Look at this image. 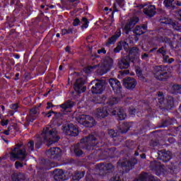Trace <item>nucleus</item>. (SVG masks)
Masks as SVG:
<instances>
[{"label": "nucleus", "mask_w": 181, "mask_h": 181, "mask_svg": "<svg viewBox=\"0 0 181 181\" xmlns=\"http://www.w3.org/2000/svg\"><path fill=\"white\" fill-rule=\"evenodd\" d=\"M60 139L59 132L54 128L48 126L43 129L42 132L37 137L35 143V148H40L43 142H46L47 145H53L55 142H58Z\"/></svg>", "instance_id": "f257e3e1"}, {"label": "nucleus", "mask_w": 181, "mask_h": 181, "mask_svg": "<svg viewBox=\"0 0 181 181\" xmlns=\"http://www.w3.org/2000/svg\"><path fill=\"white\" fill-rule=\"evenodd\" d=\"M98 144L97 138L93 135H89L81 140V142L75 146H71V151L76 156H82L86 151H91L93 146H95Z\"/></svg>", "instance_id": "f03ea898"}, {"label": "nucleus", "mask_w": 181, "mask_h": 181, "mask_svg": "<svg viewBox=\"0 0 181 181\" xmlns=\"http://www.w3.org/2000/svg\"><path fill=\"white\" fill-rule=\"evenodd\" d=\"M33 151H35V143L32 140L24 147L22 144H17L10 153V159L11 160H13V159L24 160L26 159L28 153H30Z\"/></svg>", "instance_id": "7ed1b4c3"}, {"label": "nucleus", "mask_w": 181, "mask_h": 181, "mask_svg": "<svg viewBox=\"0 0 181 181\" xmlns=\"http://www.w3.org/2000/svg\"><path fill=\"white\" fill-rule=\"evenodd\" d=\"M76 121L81 125H83L84 127H87L88 128H92L94 127L95 124V120L89 115H80L76 117Z\"/></svg>", "instance_id": "20e7f679"}, {"label": "nucleus", "mask_w": 181, "mask_h": 181, "mask_svg": "<svg viewBox=\"0 0 181 181\" xmlns=\"http://www.w3.org/2000/svg\"><path fill=\"white\" fill-rule=\"evenodd\" d=\"M153 73L156 78L160 81H165V80H167L168 77H169L165 66L161 65L156 66L153 69Z\"/></svg>", "instance_id": "39448f33"}, {"label": "nucleus", "mask_w": 181, "mask_h": 181, "mask_svg": "<svg viewBox=\"0 0 181 181\" xmlns=\"http://www.w3.org/2000/svg\"><path fill=\"white\" fill-rule=\"evenodd\" d=\"M112 64H114V61L110 57H105L103 61H102L100 66L101 71H98V73H99L100 75L105 74V73L111 70Z\"/></svg>", "instance_id": "423d86ee"}, {"label": "nucleus", "mask_w": 181, "mask_h": 181, "mask_svg": "<svg viewBox=\"0 0 181 181\" xmlns=\"http://www.w3.org/2000/svg\"><path fill=\"white\" fill-rule=\"evenodd\" d=\"M62 130L66 135L69 136H77L78 135V129L73 124H67L62 127Z\"/></svg>", "instance_id": "0eeeda50"}, {"label": "nucleus", "mask_w": 181, "mask_h": 181, "mask_svg": "<svg viewBox=\"0 0 181 181\" xmlns=\"http://www.w3.org/2000/svg\"><path fill=\"white\" fill-rule=\"evenodd\" d=\"M97 170H99L100 175H105V173H110L114 170V166L112 164L107 163H100L96 165Z\"/></svg>", "instance_id": "6e6552de"}, {"label": "nucleus", "mask_w": 181, "mask_h": 181, "mask_svg": "<svg viewBox=\"0 0 181 181\" xmlns=\"http://www.w3.org/2000/svg\"><path fill=\"white\" fill-rule=\"evenodd\" d=\"M84 83L85 81L83 78H79L76 81L74 88L75 91H76V93H78V94H81V93H84V91H86V86H84Z\"/></svg>", "instance_id": "1a4fd4ad"}, {"label": "nucleus", "mask_w": 181, "mask_h": 181, "mask_svg": "<svg viewBox=\"0 0 181 181\" xmlns=\"http://www.w3.org/2000/svg\"><path fill=\"white\" fill-rule=\"evenodd\" d=\"M136 162V160H133L132 161L128 160L127 158H123L119 160L117 162L118 166H120L121 168H127L128 170H131L132 169V167L135 165V163Z\"/></svg>", "instance_id": "9d476101"}, {"label": "nucleus", "mask_w": 181, "mask_h": 181, "mask_svg": "<svg viewBox=\"0 0 181 181\" xmlns=\"http://www.w3.org/2000/svg\"><path fill=\"white\" fill-rule=\"evenodd\" d=\"M136 80L134 78H127L123 80V86L127 88V90H134L136 87Z\"/></svg>", "instance_id": "9b49d317"}, {"label": "nucleus", "mask_w": 181, "mask_h": 181, "mask_svg": "<svg viewBox=\"0 0 181 181\" xmlns=\"http://www.w3.org/2000/svg\"><path fill=\"white\" fill-rule=\"evenodd\" d=\"M96 118L103 119L108 117V108L107 107H98L95 113Z\"/></svg>", "instance_id": "f8f14e48"}, {"label": "nucleus", "mask_w": 181, "mask_h": 181, "mask_svg": "<svg viewBox=\"0 0 181 181\" xmlns=\"http://www.w3.org/2000/svg\"><path fill=\"white\" fill-rule=\"evenodd\" d=\"M139 21V19L138 18V17H133L130 18V20L124 26V30L126 31V33L128 34L129 30H131L132 28H134V26H135V25L138 23Z\"/></svg>", "instance_id": "ddd939ff"}, {"label": "nucleus", "mask_w": 181, "mask_h": 181, "mask_svg": "<svg viewBox=\"0 0 181 181\" xmlns=\"http://www.w3.org/2000/svg\"><path fill=\"white\" fill-rule=\"evenodd\" d=\"M91 91L93 94H101V93L104 91V82L101 81L97 82L95 86L92 87Z\"/></svg>", "instance_id": "4468645a"}, {"label": "nucleus", "mask_w": 181, "mask_h": 181, "mask_svg": "<svg viewBox=\"0 0 181 181\" xmlns=\"http://www.w3.org/2000/svg\"><path fill=\"white\" fill-rule=\"evenodd\" d=\"M110 86L112 87V90L115 91L116 93H118L121 91V88L122 87L121 86V82L115 78H110L109 80Z\"/></svg>", "instance_id": "2eb2a0df"}, {"label": "nucleus", "mask_w": 181, "mask_h": 181, "mask_svg": "<svg viewBox=\"0 0 181 181\" xmlns=\"http://www.w3.org/2000/svg\"><path fill=\"white\" fill-rule=\"evenodd\" d=\"M159 158L163 162H169L172 159V153L165 150L158 152Z\"/></svg>", "instance_id": "dca6fc26"}, {"label": "nucleus", "mask_w": 181, "mask_h": 181, "mask_svg": "<svg viewBox=\"0 0 181 181\" xmlns=\"http://www.w3.org/2000/svg\"><path fill=\"white\" fill-rule=\"evenodd\" d=\"M54 179L56 181H63L65 180L64 171L60 169H56L53 171Z\"/></svg>", "instance_id": "f3484780"}, {"label": "nucleus", "mask_w": 181, "mask_h": 181, "mask_svg": "<svg viewBox=\"0 0 181 181\" xmlns=\"http://www.w3.org/2000/svg\"><path fill=\"white\" fill-rule=\"evenodd\" d=\"M155 6H147L144 8L143 12L146 15V16H149V18H152V16H155V13H156Z\"/></svg>", "instance_id": "a211bd4d"}, {"label": "nucleus", "mask_w": 181, "mask_h": 181, "mask_svg": "<svg viewBox=\"0 0 181 181\" xmlns=\"http://www.w3.org/2000/svg\"><path fill=\"white\" fill-rule=\"evenodd\" d=\"M47 155L53 156V158L60 156L62 155V149L59 147L51 148L47 151Z\"/></svg>", "instance_id": "6ab92c4d"}, {"label": "nucleus", "mask_w": 181, "mask_h": 181, "mask_svg": "<svg viewBox=\"0 0 181 181\" xmlns=\"http://www.w3.org/2000/svg\"><path fill=\"white\" fill-rule=\"evenodd\" d=\"M148 27L146 25H136L135 29L134 30V33L137 36H141V35H144L146 33Z\"/></svg>", "instance_id": "aec40b11"}, {"label": "nucleus", "mask_w": 181, "mask_h": 181, "mask_svg": "<svg viewBox=\"0 0 181 181\" xmlns=\"http://www.w3.org/2000/svg\"><path fill=\"white\" fill-rule=\"evenodd\" d=\"M37 114V108L33 107L30 111V115L27 117L26 121L27 122H33L36 118L35 117V115Z\"/></svg>", "instance_id": "412c9836"}, {"label": "nucleus", "mask_w": 181, "mask_h": 181, "mask_svg": "<svg viewBox=\"0 0 181 181\" xmlns=\"http://www.w3.org/2000/svg\"><path fill=\"white\" fill-rule=\"evenodd\" d=\"M74 106V102L71 100H68L59 105L60 108H62V111H67V110H70V108H73Z\"/></svg>", "instance_id": "4be33fe9"}, {"label": "nucleus", "mask_w": 181, "mask_h": 181, "mask_svg": "<svg viewBox=\"0 0 181 181\" xmlns=\"http://www.w3.org/2000/svg\"><path fill=\"white\" fill-rule=\"evenodd\" d=\"M121 36V30H117L115 33V35L110 37L107 42V45H112L117 42V39Z\"/></svg>", "instance_id": "5701e85b"}, {"label": "nucleus", "mask_w": 181, "mask_h": 181, "mask_svg": "<svg viewBox=\"0 0 181 181\" xmlns=\"http://www.w3.org/2000/svg\"><path fill=\"white\" fill-rule=\"evenodd\" d=\"M25 179H26V177L21 173H15L11 175L12 181H21L25 180Z\"/></svg>", "instance_id": "b1692460"}, {"label": "nucleus", "mask_w": 181, "mask_h": 181, "mask_svg": "<svg viewBox=\"0 0 181 181\" xmlns=\"http://www.w3.org/2000/svg\"><path fill=\"white\" fill-rule=\"evenodd\" d=\"M119 67L122 69H128L129 67V60L125 59V58H122L121 59L119 60Z\"/></svg>", "instance_id": "393cba45"}, {"label": "nucleus", "mask_w": 181, "mask_h": 181, "mask_svg": "<svg viewBox=\"0 0 181 181\" xmlns=\"http://www.w3.org/2000/svg\"><path fill=\"white\" fill-rule=\"evenodd\" d=\"M122 47L124 49H127L128 47V43L125 41H122L118 43L117 46L115 48V52L119 53V52H121L122 50Z\"/></svg>", "instance_id": "a878e982"}, {"label": "nucleus", "mask_w": 181, "mask_h": 181, "mask_svg": "<svg viewBox=\"0 0 181 181\" xmlns=\"http://www.w3.org/2000/svg\"><path fill=\"white\" fill-rule=\"evenodd\" d=\"M137 181H155V177L153 176L148 177V174H141L139 179Z\"/></svg>", "instance_id": "bb28decb"}, {"label": "nucleus", "mask_w": 181, "mask_h": 181, "mask_svg": "<svg viewBox=\"0 0 181 181\" xmlns=\"http://www.w3.org/2000/svg\"><path fill=\"white\" fill-rule=\"evenodd\" d=\"M84 175H86V172H75L72 179L73 180H80V179H82V177H84Z\"/></svg>", "instance_id": "cd10ccee"}, {"label": "nucleus", "mask_w": 181, "mask_h": 181, "mask_svg": "<svg viewBox=\"0 0 181 181\" xmlns=\"http://www.w3.org/2000/svg\"><path fill=\"white\" fill-rule=\"evenodd\" d=\"M168 26H172L175 30H181V25L177 22H173L170 23L169 22L165 23Z\"/></svg>", "instance_id": "c85d7f7f"}, {"label": "nucleus", "mask_w": 181, "mask_h": 181, "mask_svg": "<svg viewBox=\"0 0 181 181\" xmlns=\"http://www.w3.org/2000/svg\"><path fill=\"white\" fill-rule=\"evenodd\" d=\"M117 116L120 120L125 119L127 118V113H125L124 109L120 108L117 112Z\"/></svg>", "instance_id": "c756f323"}, {"label": "nucleus", "mask_w": 181, "mask_h": 181, "mask_svg": "<svg viewBox=\"0 0 181 181\" xmlns=\"http://www.w3.org/2000/svg\"><path fill=\"white\" fill-rule=\"evenodd\" d=\"M129 54L131 56H138V57H139V49L136 47H132L129 51Z\"/></svg>", "instance_id": "7c9ffc66"}, {"label": "nucleus", "mask_w": 181, "mask_h": 181, "mask_svg": "<svg viewBox=\"0 0 181 181\" xmlns=\"http://www.w3.org/2000/svg\"><path fill=\"white\" fill-rule=\"evenodd\" d=\"M129 129V124L128 123H124L122 125L120 128V132L122 134H125L128 132V130Z\"/></svg>", "instance_id": "2f4dec72"}, {"label": "nucleus", "mask_w": 181, "mask_h": 181, "mask_svg": "<svg viewBox=\"0 0 181 181\" xmlns=\"http://www.w3.org/2000/svg\"><path fill=\"white\" fill-rule=\"evenodd\" d=\"M98 69V66L95 65L93 66H87L84 69L85 73H91V71H94V70H97Z\"/></svg>", "instance_id": "473e14b6"}, {"label": "nucleus", "mask_w": 181, "mask_h": 181, "mask_svg": "<svg viewBox=\"0 0 181 181\" xmlns=\"http://www.w3.org/2000/svg\"><path fill=\"white\" fill-rule=\"evenodd\" d=\"M119 102V99L117 98H111L108 100L109 105H115V104H118Z\"/></svg>", "instance_id": "72a5a7b5"}, {"label": "nucleus", "mask_w": 181, "mask_h": 181, "mask_svg": "<svg viewBox=\"0 0 181 181\" xmlns=\"http://www.w3.org/2000/svg\"><path fill=\"white\" fill-rule=\"evenodd\" d=\"M173 2H175V0H164L163 4L166 8H173Z\"/></svg>", "instance_id": "f704fd0d"}, {"label": "nucleus", "mask_w": 181, "mask_h": 181, "mask_svg": "<svg viewBox=\"0 0 181 181\" xmlns=\"http://www.w3.org/2000/svg\"><path fill=\"white\" fill-rule=\"evenodd\" d=\"M167 52H168V49H166V47H161L157 51V52L162 54V56H165V54H166Z\"/></svg>", "instance_id": "c9c22d12"}, {"label": "nucleus", "mask_w": 181, "mask_h": 181, "mask_svg": "<svg viewBox=\"0 0 181 181\" xmlns=\"http://www.w3.org/2000/svg\"><path fill=\"white\" fill-rule=\"evenodd\" d=\"M82 22H83V25H82L83 28H88V20L87 19V18L86 17L82 18Z\"/></svg>", "instance_id": "e433bc0d"}, {"label": "nucleus", "mask_w": 181, "mask_h": 181, "mask_svg": "<svg viewBox=\"0 0 181 181\" xmlns=\"http://www.w3.org/2000/svg\"><path fill=\"white\" fill-rule=\"evenodd\" d=\"M158 103H160V104H162V103H163V100H164L163 93L158 92Z\"/></svg>", "instance_id": "4c0bfd02"}, {"label": "nucleus", "mask_w": 181, "mask_h": 181, "mask_svg": "<svg viewBox=\"0 0 181 181\" xmlns=\"http://www.w3.org/2000/svg\"><path fill=\"white\" fill-rule=\"evenodd\" d=\"M67 31H68V35L77 33V30H76L73 26L69 27V28L67 29Z\"/></svg>", "instance_id": "58836bf2"}, {"label": "nucleus", "mask_w": 181, "mask_h": 181, "mask_svg": "<svg viewBox=\"0 0 181 181\" xmlns=\"http://www.w3.org/2000/svg\"><path fill=\"white\" fill-rule=\"evenodd\" d=\"M108 135H110V136H111V138H114V137L117 136V133L115 132V131H114V129H109Z\"/></svg>", "instance_id": "ea45409f"}, {"label": "nucleus", "mask_w": 181, "mask_h": 181, "mask_svg": "<svg viewBox=\"0 0 181 181\" xmlns=\"http://www.w3.org/2000/svg\"><path fill=\"white\" fill-rule=\"evenodd\" d=\"M16 169H19V168H23V164L19 161L15 163Z\"/></svg>", "instance_id": "a19ab883"}, {"label": "nucleus", "mask_w": 181, "mask_h": 181, "mask_svg": "<svg viewBox=\"0 0 181 181\" xmlns=\"http://www.w3.org/2000/svg\"><path fill=\"white\" fill-rule=\"evenodd\" d=\"M79 24H80V20L78 18H75L73 22V25L78 26Z\"/></svg>", "instance_id": "79ce46f5"}, {"label": "nucleus", "mask_w": 181, "mask_h": 181, "mask_svg": "<svg viewBox=\"0 0 181 181\" xmlns=\"http://www.w3.org/2000/svg\"><path fill=\"white\" fill-rule=\"evenodd\" d=\"M8 122H9L8 119H2L1 121V124L2 127H5L6 125H8Z\"/></svg>", "instance_id": "37998d69"}, {"label": "nucleus", "mask_w": 181, "mask_h": 181, "mask_svg": "<svg viewBox=\"0 0 181 181\" xmlns=\"http://www.w3.org/2000/svg\"><path fill=\"white\" fill-rule=\"evenodd\" d=\"M42 114H45V117H47L48 118H50L52 117V114H54V112H53V110H50L47 113L42 112Z\"/></svg>", "instance_id": "c03bdc74"}, {"label": "nucleus", "mask_w": 181, "mask_h": 181, "mask_svg": "<svg viewBox=\"0 0 181 181\" xmlns=\"http://www.w3.org/2000/svg\"><path fill=\"white\" fill-rule=\"evenodd\" d=\"M11 110H13L14 111H18V108H19V105H18V103L13 104L11 106Z\"/></svg>", "instance_id": "a18cd8bd"}, {"label": "nucleus", "mask_w": 181, "mask_h": 181, "mask_svg": "<svg viewBox=\"0 0 181 181\" xmlns=\"http://www.w3.org/2000/svg\"><path fill=\"white\" fill-rule=\"evenodd\" d=\"M129 112L130 115H135V112H136L135 108L130 107L129 110Z\"/></svg>", "instance_id": "49530a36"}, {"label": "nucleus", "mask_w": 181, "mask_h": 181, "mask_svg": "<svg viewBox=\"0 0 181 181\" xmlns=\"http://www.w3.org/2000/svg\"><path fill=\"white\" fill-rule=\"evenodd\" d=\"M163 59L165 63H168V60L169 59V55H163Z\"/></svg>", "instance_id": "de8ad7c7"}, {"label": "nucleus", "mask_w": 181, "mask_h": 181, "mask_svg": "<svg viewBox=\"0 0 181 181\" xmlns=\"http://www.w3.org/2000/svg\"><path fill=\"white\" fill-rule=\"evenodd\" d=\"M148 57H149V55L146 53L141 54V59L143 60H146V59H148Z\"/></svg>", "instance_id": "09e8293b"}, {"label": "nucleus", "mask_w": 181, "mask_h": 181, "mask_svg": "<svg viewBox=\"0 0 181 181\" xmlns=\"http://www.w3.org/2000/svg\"><path fill=\"white\" fill-rule=\"evenodd\" d=\"M170 40L166 37H162L160 41L161 42H165V43H168V42H170Z\"/></svg>", "instance_id": "8fccbe9b"}, {"label": "nucleus", "mask_w": 181, "mask_h": 181, "mask_svg": "<svg viewBox=\"0 0 181 181\" xmlns=\"http://www.w3.org/2000/svg\"><path fill=\"white\" fill-rule=\"evenodd\" d=\"M151 146H158V141H151L150 143Z\"/></svg>", "instance_id": "3c124183"}, {"label": "nucleus", "mask_w": 181, "mask_h": 181, "mask_svg": "<svg viewBox=\"0 0 181 181\" xmlns=\"http://www.w3.org/2000/svg\"><path fill=\"white\" fill-rule=\"evenodd\" d=\"M62 35H69V33L67 31V29H62Z\"/></svg>", "instance_id": "603ef678"}, {"label": "nucleus", "mask_w": 181, "mask_h": 181, "mask_svg": "<svg viewBox=\"0 0 181 181\" xmlns=\"http://www.w3.org/2000/svg\"><path fill=\"white\" fill-rule=\"evenodd\" d=\"M160 33H163V35H165V36H166V35H168V30H164L163 29H160Z\"/></svg>", "instance_id": "864d4df0"}, {"label": "nucleus", "mask_w": 181, "mask_h": 181, "mask_svg": "<svg viewBox=\"0 0 181 181\" xmlns=\"http://www.w3.org/2000/svg\"><path fill=\"white\" fill-rule=\"evenodd\" d=\"M47 110H49V108H51V107H53V104L52 103H47Z\"/></svg>", "instance_id": "5fc2aeb1"}, {"label": "nucleus", "mask_w": 181, "mask_h": 181, "mask_svg": "<svg viewBox=\"0 0 181 181\" xmlns=\"http://www.w3.org/2000/svg\"><path fill=\"white\" fill-rule=\"evenodd\" d=\"M177 16L178 19H180V21H181V10L178 11V12L177 13Z\"/></svg>", "instance_id": "6e6d98bb"}, {"label": "nucleus", "mask_w": 181, "mask_h": 181, "mask_svg": "<svg viewBox=\"0 0 181 181\" xmlns=\"http://www.w3.org/2000/svg\"><path fill=\"white\" fill-rule=\"evenodd\" d=\"M173 88H174V90H180L181 86H180L179 85H175L173 86Z\"/></svg>", "instance_id": "4d7b16f0"}, {"label": "nucleus", "mask_w": 181, "mask_h": 181, "mask_svg": "<svg viewBox=\"0 0 181 181\" xmlns=\"http://www.w3.org/2000/svg\"><path fill=\"white\" fill-rule=\"evenodd\" d=\"M1 134H4V135H9V132L8 130H6L2 132Z\"/></svg>", "instance_id": "13d9d810"}, {"label": "nucleus", "mask_w": 181, "mask_h": 181, "mask_svg": "<svg viewBox=\"0 0 181 181\" xmlns=\"http://www.w3.org/2000/svg\"><path fill=\"white\" fill-rule=\"evenodd\" d=\"M90 180H91V176L89 175H88L86 176V181H90Z\"/></svg>", "instance_id": "bf43d9fd"}, {"label": "nucleus", "mask_w": 181, "mask_h": 181, "mask_svg": "<svg viewBox=\"0 0 181 181\" xmlns=\"http://www.w3.org/2000/svg\"><path fill=\"white\" fill-rule=\"evenodd\" d=\"M175 62V59L173 58L169 59H168V63L170 64V63H173Z\"/></svg>", "instance_id": "052dcab7"}, {"label": "nucleus", "mask_w": 181, "mask_h": 181, "mask_svg": "<svg viewBox=\"0 0 181 181\" xmlns=\"http://www.w3.org/2000/svg\"><path fill=\"white\" fill-rule=\"evenodd\" d=\"M65 51L68 52V53H70V47L67 46V47L65 48Z\"/></svg>", "instance_id": "680f3d73"}, {"label": "nucleus", "mask_w": 181, "mask_h": 181, "mask_svg": "<svg viewBox=\"0 0 181 181\" xmlns=\"http://www.w3.org/2000/svg\"><path fill=\"white\" fill-rule=\"evenodd\" d=\"M112 115H117V110H112L111 112Z\"/></svg>", "instance_id": "e2e57ef3"}, {"label": "nucleus", "mask_w": 181, "mask_h": 181, "mask_svg": "<svg viewBox=\"0 0 181 181\" xmlns=\"http://www.w3.org/2000/svg\"><path fill=\"white\" fill-rule=\"evenodd\" d=\"M56 166H57V164L51 163V168H56Z\"/></svg>", "instance_id": "0e129e2a"}, {"label": "nucleus", "mask_w": 181, "mask_h": 181, "mask_svg": "<svg viewBox=\"0 0 181 181\" xmlns=\"http://www.w3.org/2000/svg\"><path fill=\"white\" fill-rule=\"evenodd\" d=\"M136 74H137L138 76H141L142 72L136 71Z\"/></svg>", "instance_id": "69168bd1"}, {"label": "nucleus", "mask_w": 181, "mask_h": 181, "mask_svg": "<svg viewBox=\"0 0 181 181\" xmlns=\"http://www.w3.org/2000/svg\"><path fill=\"white\" fill-rule=\"evenodd\" d=\"M176 5H177V6H181V3L180 1H177Z\"/></svg>", "instance_id": "338daca9"}, {"label": "nucleus", "mask_w": 181, "mask_h": 181, "mask_svg": "<svg viewBox=\"0 0 181 181\" xmlns=\"http://www.w3.org/2000/svg\"><path fill=\"white\" fill-rule=\"evenodd\" d=\"M141 157L144 159V158H146V156L145 154H142L141 156Z\"/></svg>", "instance_id": "774afa93"}]
</instances>
